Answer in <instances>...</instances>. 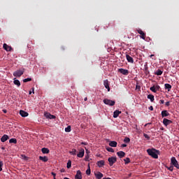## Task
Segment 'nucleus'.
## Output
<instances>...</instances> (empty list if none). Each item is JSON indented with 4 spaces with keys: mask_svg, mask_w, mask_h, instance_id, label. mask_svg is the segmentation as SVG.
Listing matches in <instances>:
<instances>
[{
    "mask_svg": "<svg viewBox=\"0 0 179 179\" xmlns=\"http://www.w3.org/2000/svg\"><path fill=\"white\" fill-rule=\"evenodd\" d=\"M147 153H148L149 156H151V157H153V159H159V155L160 154V151L152 148V149H148Z\"/></svg>",
    "mask_w": 179,
    "mask_h": 179,
    "instance_id": "f257e3e1",
    "label": "nucleus"
},
{
    "mask_svg": "<svg viewBox=\"0 0 179 179\" xmlns=\"http://www.w3.org/2000/svg\"><path fill=\"white\" fill-rule=\"evenodd\" d=\"M24 73V70H17L13 73V76L15 78H20Z\"/></svg>",
    "mask_w": 179,
    "mask_h": 179,
    "instance_id": "f03ea898",
    "label": "nucleus"
},
{
    "mask_svg": "<svg viewBox=\"0 0 179 179\" xmlns=\"http://www.w3.org/2000/svg\"><path fill=\"white\" fill-rule=\"evenodd\" d=\"M171 164H173V166H174V167H176V169H178L179 170L178 162L177 161V159H176V157H173L171 159Z\"/></svg>",
    "mask_w": 179,
    "mask_h": 179,
    "instance_id": "7ed1b4c3",
    "label": "nucleus"
},
{
    "mask_svg": "<svg viewBox=\"0 0 179 179\" xmlns=\"http://www.w3.org/2000/svg\"><path fill=\"white\" fill-rule=\"evenodd\" d=\"M104 104H106L107 106H115V101L110 100L108 99H105L103 100Z\"/></svg>",
    "mask_w": 179,
    "mask_h": 179,
    "instance_id": "20e7f679",
    "label": "nucleus"
},
{
    "mask_svg": "<svg viewBox=\"0 0 179 179\" xmlns=\"http://www.w3.org/2000/svg\"><path fill=\"white\" fill-rule=\"evenodd\" d=\"M108 162H109V166H113L114 163L117 162V157H111L108 159Z\"/></svg>",
    "mask_w": 179,
    "mask_h": 179,
    "instance_id": "39448f33",
    "label": "nucleus"
},
{
    "mask_svg": "<svg viewBox=\"0 0 179 179\" xmlns=\"http://www.w3.org/2000/svg\"><path fill=\"white\" fill-rule=\"evenodd\" d=\"M117 71L120 72V73H122V75L127 76L129 74V71L127 69H119Z\"/></svg>",
    "mask_w": 179,
    "mask_h": 179,
    "instance_id": "423d86ee",
    "label": "nucleus"
},
{
    "mask_svg": "<svg viewBox=\"0 0 179 179\" xmlns=\"http://www.w3.org/2000/svg\"><path fill=\"white\" fill-rule=\"evenodd\" d=\"M44 115L45 118H48L49 120H54L56 118L55 115H51L50 113H45Z\"/></svg>",
    "mask_w": 179,
    "mask_h": 179,
    "instance_id": "0eeeda50",
    "label": "nucleus"
},
{
    "mask_svg": "<svg viewBox=\"0 0 179 179\" xmlns=\"http://www.w3.org/2000/svg\"><path fill=\"white\" fill-rule=\"evenodd\" d=\"M163 124H164V125H165V127H167V125H170V124H173V121H171L167 118H164Z\"/></svg>",
    "mask_w": 179,
    "mask_h": 179,
    "instance_id": "6e6552de",
    "label": "nucleus"
},
{
    "mask_svg": "<svg viewBox=\"0 0 179 179\" xmlns=\"http://www.w3.org/2000/svg\"><path fill=\"white\" fill-rule=\"evenodd\" d=\"M137 32L138 33V34L141 35V38H143V40H145V37L146 36L145 32H143V31H142V29H138Z\"/></svg>",
    "mask_w": 179,
    "mask_h": 179,
    "instance_id": "1a4fd4ad",
    "label": "nucleus"
},
{
    "mask_svg": "<svg viewBox=\"0 0 179 179\" xmlns=\"http://www.w3.org/2000/svg\"><path fill=\"white\" fill-rule=\"evenodd\" d=\"M77 156L80 158L83 157V156H85V149H80L79 153L77 154Z\"/></svg>",
    "mask_w": 179,
    "mask_h": 179,
    "instance_id": "9d476101",
    "label": "nucleus"
},
{
    "mask_svg": "<svg viewBox=\"0 0 179 179\" xmlns=\"http://www.w3.org/2000/svg\"><path fill=\"white\" fill-rule=\"evenodd\" d=\"M103 85L106 89H107L108 92H110V84L108 83V80H105L103 81Z\"/></svg>",
    "mask_w": 179,
    "mask_h": 179,
    "instance_id": "9b49d317",
    "label": "nucleus"
},
{
    "mask_svg": "<svg viewBox=\"0 0 179 179\" xmlns=\"http://www.w3.org/2000/svg\"><path fill=\"white\" fill-rule=\"evenodd\" d=\"M94 176H95L96 179H101L103 177V173H101V172H99V171L95 173Z\"/></svg>",
    "mask_w": 179,
    "mask_h": 179,
    "instance_id": "f8f14e48",
    "label": "nucleus"
},
{
    "mask_svg": "<svg viewBox=\"0 0 179 179\" xmlns=\"http://www.w3.org/2000/svg\"><path fill=\"white\" fill-rule=\"evenodd\" d=\"M161 115H162V118H164L166 117H169V115H170V113H169V112L167 110H162Z\"/></svg>",
    "mask_w": 179,
    "mask_h": 179,
    "instance_id": "ddd939ff",
    "label": "nucleus"
},
{
    "mask_svg": "<svg viewBox=\"0 0 179 179\" xmlns=\"http://www.w3.org/2000/svg\"><path fill=\"white\" fill-rule=\"evenodd\" d=\"M82 172L80 171H77V173L75 176V179H82Z\"/></svg>",
    "mask_w": 179,
    "mask_h": 179,
    "instance_id": "4468645a",
    "label": "nucleus"
},
{
    "mask_svg": "<svg viewBox=\"0 0 179 179\" xmlns=\"http://www.w3.org/2000/svg\"><path fill=\"white\" fill-rule=\"evenodd\" d=\"M3 48H4L6 51H12V47L8 45L6 43H3Z\"/></svg>",
    "mask_w": 179,
    "mask_h": 179,
    "instance_id": "2eb2a0df",
    "label": "nucleus"
},
{
    "mask_svg": "<svg viewBox=\"0 0 179 179\" xmlns=\"http://www.w3.org/2000/svg\"><path fill=\"white\" fill-rule=\"evenodd\" d=\"M126 58L128 62H130V64H134V58L131 57L129 55H126Z\"/></svg>",
    "mask_w": 179,
    "mask_h": 179,
    "instance_id": "dca6fc26",
    "label": "nucleus"
},
{
    "mask_svg": "<svg viewBox=\"0 0 179 179\" xmlns=\"http://www.w3.org/2000/svg\"><path fill=\"white\" fill-rule=\"evenodd\" d=\"M20 115L21 117H28L29 116V113L24 111V110H20Z\"/></svg>",
    "mask_w": 179,
    "mask_h": 179,
    "instance_id": "f3484780",
    "label": "nucleus"
},
{
    "mask_svg": "<svg viewBox=\"0 0 179 179\" xmlns=\"http://www.w3.org/2000/svg\"><path fill=\"white\" fill-rule=\"evenodd\" d=\"M117 156L120 157V159H122V157H125V152L123 151H119L117 152Z\"/></svg>",
    "mask_w": 179,
    "mask_h": 179,
    "instance_id": "a211bd4d",
    "label": "nucleus"
},
{
    "mask_svg": "<svg viewBox=\"0 0 179 179\" xmlns=\"http://www.w3.org/2000/svg\"><path fill=\"white\" fill-rule=\"evenodd\" d=\"M9 139V136L4 134L1 138V142H6Z\"/></svg>",
    "mask_w": 179,
    "mask_h": 179,
    "instance_id": "6ab92c4d",
    "label": "nucleus"
},
{
    "mask_svg": "<svg viewBox=\"0 0 179 179\" xmlns=\"http://www.w3.org/2000/svg\"><path fill=\"white\" fill-rule=\"evenodd\" d=\"M121 113L122 112L118 110H115L113 113V118H117L118 115H120Z\"/></svg>",
    "mask_w": 179,
    "mask_h": 179,
    "instance_id": "aec40b11",
    "label": "nucleus"
},
{
    "mask_svg": "<svg viewBox=\"0 0 179 179\" xmlns=\"http://www.w3.org/2000/svg\"><path fill=\"white\" fill-rule=\"evenodd\" d=\"M41 152L43 155H48V153H50V150L47 148H43L41 149Z\"/></svg>",
    "mask_w": 179,
    "mask_h": 179,
    "instance_id": "412c9836",
    "label": "nucleus"
},
{
    "mask_svg": "<svg viewBox=\"0 0 179 179\" xmlns=\"http://www.w3.org/2000/svg\"><path fill=\"white\" fill-rule=\"evenodd\" d=\"M96 164L98 167H103V166H104L105 164V162L104 160H100L97 162Z\"/></svg>",
    "mask_w": 179,
    "mask_h": 179,
    "instance_id": "4be33fe9",
    "label": "nucleus"
},
{
    "mask_svg": "<svg viewBox=\"0 0 179 179\" xmlns=\"http://www.w3.org/2000/svg\"><path fill=\"white\" fill-rule=\"evenodd\" d=\"M109 146L111 148H117V141H110Z\"/></svg>",
    "mask_w": 179,
    "mask_h": 179,
    "instance_id": "5701e85b",
    "label": "nucleus"
},
{
    "mask_svg": "<svg viewBox=\"0 0 179 179\" xmlns=\"http://www.w3.org/2000/svg\"><path fill=\"white\" fill-rule=\"evenodd\" d=\"M39 160H41L42 162H48V157H45V156H44V157L40 156Z\"/></svg>",
    "mask_w": 179,
    "mask_h": 179,
    "instance_id": "b1692460",
    "label": "nucleus"
},
{
    "mask_svg": "<svg viewBox=\"0 0 179 179\" xmlns=\"http://www.w3.org/2000/svg\"><path fill=\"white\" fill-rule=\"evenodd\" d=\"M166 90H168V92H170L171 90V85L166 83L164 85Z\"/></svg>",
    "mask_w": 179,
    "mask_h": 179,
    "instance_id": "393cba45",
    "label": "nucleus"
},
{
    "mask_svg": "<svg viewBox=\"0 0 179 179\" xmlns=\"http://www.w3.org/2000/svg\"><path fill=\"white\" fill-rule=\"evenodd\" d=\"M13 83L18 87H20V81H19V80H16V78H14Z\"/></svg>",
    "mask_w": 179,
    "mask_h": 179,
    "instance_id": "a878e982",
    "label": "nucleus"
},
{
    "mask_svg": "<svg viewBox=\"0 0 179 179\" xmlns=\"http://www.w3.org/2000/svg\"><path fill=\"white\" fill-rule=\"evenodd\" d=\"M147 98L149 99L152 102L155 101V96L152 94L148 95Z\"/></svg>",
    "mask_w": 179,
    "mask_h": 179,
    "instance_id": "bb28decb",
    "label": "nucleus"
},
{
    "mask_svg": "<svg viewBox=\"0 0 179 179\" xmlns=\"http://www.w3.org/2000/svg\"><path fill=\"white\" fill-rule=\"evenodd\" d=\"M157 76H160L161 75H163V71L160 69L157 70V71L155 73Z\"/></svg>",
    "mask_w": 179,
    "mask_h": 179,
    "instance_id": "cd10ccee",
    "label": "nucleus"
},
{
    "mask_svg": "<svg viewBox=\"0 0 179 179\" xmlns=\"http://www.w3.org/2000/svg\"><path fill=\"white\" fill-rule=\"evenodd\" d=\"M9 143L16 144V143H17V140L16 138H10L9 140Z\"/></svg>",
    "mask_w": 179,
    "mask_h": 179,
    "instance_id": "c85d7f7f",
    "label": "nucleus"
},
{
    "mask_svg": "<svg viewBox=\"0 0 179 179\" xmlns=\"http://www.w3.org/2000/svg\"><path fill=\"white\" fill-rule=\"evenodd\" d=\"M91 173H92V171L90 170V165H88V169L86 171V174H87V176H90Z\"/></svg>",
    "mask_w": 179,
    "mask_h": 179,
    "instance_id": "c756f323",
    "label": "nucleus"
},
{
    "mask_svg": "<svg viewBox=\"0 0 179 179\" xmlns=\"http://www.w3.org/2000/svg\"><path fill=\"white\" fill-rule=\"evenodd\" d=\"M66 167L67 169H71V167H72V162L71 160L68 161Z\"/></svg>",
    "mask_w": 179,
    "mask_h": 179,
    "instance_id": "7c9ffc66",
    "label": "nucleus"
},
{
    "mask_svg": "<svg viewBox=\"0 0 179 179\" xmlns=\"http://www.w3.org/2000/svg\"><path fill=\"white\" fill-rule=\"evenodd\" d=\"M124 142L125 143H129V142H131V139L128 137H125L124 139Z\"/></svg>",
    "mask_w": 179,
    "mask_h": 179,
    "instance_id": "2f4dec72",
    "label": "nucleus"
},
{
    "mask_svg": "<svg viewBox=\"0 0 179 179\" xmlns=\"http://www.w3.org/2000/svg\"><path fill=\"white\" fill-rule=\"evenodd\" d=\"M106 150H108V152H110L111 153H114V149H113L111 147L106 148Z\"/></svg>",
    "mask_w": 179,
    "mask_h": 179,
    "instance_id": "473e14b6",
    "label": "nucleus"
},
{
    "mask_svg": "<svg viewBox=\"0 0 179 179\" xmlns=\"http://www.w3.org/2000/svg\"><path fill=\"white\" fill-rule=\"evenodd\" d=\"M69 153L71 155H76V153H77L76 149H75V148L72 149V150L70 151Z\"/></svg>",
    "mask_w": 179,
    "mask_h": 179,
    "instance_id": "72a5a7b5",
    "label": "nucleus"
},
{
    "mask_svg": "<svg viewBox=\"0 0 179 179\" xmlns=\"http://www.w3.org/2000/svg\"><path fill=\"white\" fill-rule=\"evenodd\" d=\"M124 162H125V164H129V163H131V159H129V157H127L124 159Z\"/></svg>",
    "mask_w": 179,
    "mask_h": 179,
    "instance_id": "f704fd0d",
    "label": "nucleus"
},
{
    "mask_svg": "<svg viewBox=\"0 0 179 179\" xmlns=\"http://www.w3.org/2000/svg\"><path fill=\"white\" fill-rule=\"evenodd\" d=\"M150 90H151V92H153V93H156V92H157V91L156 90V88H155V85L152 86V87H151L150 88Z\"/></svg>",
    "mask_w": 179,
    "mask_h": 179,
    "instance_id": "c9c22d12",
    "label": "nucleus"
},
{
    "mask_svg": "<svg viewBox=\"0 0 179 179\" xmlns=\"http://www.w3.org/2000/svg\"><path fill=\"white\" fill-rule=\"evenodd\" d=\"M71 126H68L67 127L65 128V132H71Z\"/></svg>",
    "mask_w": 179,
    "mask_h": 179,
    "instance_id": "e433bc0d",
    "label": "nucleus"
},
{
    "mask_svg": "<svg viewBox=\"0 0 179 179\" xmlns=\"http://www.w3.org/2000/svg\"><path fill=\"white\" fill-rule=\"evenodd\" d=\"M24 83H27V82H31V78H25L23 80Z\"/></svg>",
    "mask_w": 179,
    "mask_h": 179,
    "instance_id": "4c0bfd02",
    "label": "nucleus"
},
{
    "mask_svg": "<svg viewBox=\"0 0 179 179\" xmlns=\"http://www.w3.org/2000/svg\"><path fill=\"white\" fill-rule=\"evenodd\" d=\"M155 90H157V92H159V90H160V85H155Z\"/></svg>",
    "mask_w": 179,
    "mask_h": 179,
    "instance_id": "58836bf2",
    "label": "nucleus"
},
{
    "mask_svg": "<svg viewBox=\"0 0 179 179\" xmlns=\"http://www.w3.org/2000/svg\"><path fill=\"white\" fill-rule=\"evenodd\" d=\"M143 136L144 138H145L146 139H148V141H149L150 139V136H149L148 134H143Z\"/></svg>",
    "mask_w": 179,
    "mask_h": 179,
    "instance_id": "ea45409f",
    "label": "nucleus"
},
{
    "mask_svg": "<svg viewBox=\"0 0 179 179\" xmlns=\"http://www.w3.org/2000/svg\"><path fill=\"white\" fill-rule=\"evenodd\" d=\"M168 170H169V171H173V170H174V166H171L169 168H168Z\"/></svg>",
    "mask_w": 179,
    "mask_h": 179,
    "instance_id": "a19ab883",
    "label": "nucleus"
},
{
    "mask_svg": "<svg viewBox=\"0 0 179 179\" xmlns=\"http://www.w3.org/2000/svg\"><path fill=\"white\" fill-rule=\"evenodd\" d=\"M2 166H3V162H0V171H2Z\"/></svg>",
    "mask_w": 179,
    "mask_h": 179,
    "instance_id": "79ce46f5",
    "label": "nucleus"
},
{
    "mask_svg": "<svg viewBox=\"0 0 179 179\" xmlns=\"http://www.w3.org/2000/svg\"><path fill=\"white\" fill-rule=\"evenodd\" d=\"M85 162H89V157H88V155L85 156Z\"/></svg>",
    "mask_w": 179,
    "mask_h": 179,
    "instance_id": "37998d69",
    "label": "nucleus"
},
{
    "mask_svg": "<svg viewBox=\"0 0 179 179\" xmlns=\"http://www.w3.org/2000/svg\"><path fill=\"white\" fill-rule=\"evenodd\" d=\"M136 89L137 90H141V86L136 85Z\"/></svg>",
    "mask_w": 179,
    "mask_h": 179,
    "instance_id": "c03bdc74",
    "label": "nucleus"
},
{
    "mask_svg": "<svg viewBox=\"0 0 179 179\" xmlns=\"http://www.w3.org/2000/svg\"><path fill=\"white\" fill-rule=\"evenodd\" d=\"M52 176H53V178H55V176H57V174L54 172L51 173Z\"/></svg>",
    "mask_w": 179,
    "mask_h": 179,
    "instance_id": "a18cd8bd",
    "label": "nucleus"
},
{
    "mask_svg": "<svg viewBox=\"0 0 179 179\" xmlns=\"http://www.w3.org/2000/svg\"><path fill=\"white\" fill-rule=\"evenodd\" d=\"M165 106H166L167 107H169V106H170V101L166 102Z\"/></svg>",
    "mask_w": 179,
    "mask_h": 179,
    "instance_id": "49530a36",
    "label": "nucleus"
},
{
    "mask_svg": "<svg viewBox=\"0 0 179 179\" xmlns=\"http://www.w3.org/2000/svg\"><path fill=\"white\" fill-rule=\"evenodd\" d=\"M148 110H150V111H153V106H150L148 108Z\"/></svg>",
    "mask_w": 179,
    "mask_h": 179,
    "instance_id": "de8ad7c7",
    "label": "nucleus"
},
{
    "mask_svg": "<svg viewBox=\"0 0 179 179\" xmlns=\"http://www.w3.org/2000/svg\"><path fill=\"white\" fill-rule=\"evenodd\" d=\"M121 148H127V144H122Z\"/></svg>",
    "mask_w": 179,
    "mask_h": 179,
    "instance_id": "09e8293b",
    "label": "nucleus"
},
{
    "mask_svg": "<svg viewBox=\"0 0 179 179\" xmlns=\"http://www.w3.org/2000/svg\"><path fill=\"white\" fill-rule=\"evenodd\" d=\"M159 101H160L161 104H164V100H160Z\"/></svg>",
    "mask_w": 179,
    "mask_h": 179,
    "instance_id": "8fccbe9b",
    "label": "nucleus"
},
{
    "mask_svg": "<svg viewBox=\"0 0 179 179\" xmlns=\"http://www.w3.org/2000/svg\"><path fill=\"white\" fill-rule=\"evenodd\" d=\"M3 113H4L5 114H6V113H8V111L6 110H3Z\"/></svg>",
    "mask_w": 179,
    "mask_h": 179,
    "instance_id": "3c124183",
    "label": "nucleus"
},
{
    "mask_svg": "<svg viewBox=\"0 0 179 179\" xmlns=\"http://www.w3.org/2000/svg\"><path fill=\"white\" fill-rule=\"evenodd\" d=\"M152 123H147L145 124V127H148V125H150Z\"/></svg>",
    "mask_w": 179,
    "mask_h": 179,
    "instance_id": "603ef678",
    "label": "nucleus"
},
{
    "mask_svg": "<svg viewBox=\"0 0 179 179\" xmlns=\"http://www.w3.org/2000/svg\"><path fill=\"white\" fill-rule=\"evenodd\" d=\"M61 173H65V170L62 169V170H61Z\"/></svg>",
    "mask_w": 179,
    "mask_h": 179,
    "instance_id": "864d4df0",
    "label": "nucleus"
},
{
    "mask_svg": "<svg viewBox=\"0 0 179 179\" xmlns=\"http://www.w3.org/2000/svg\"><path fill=\"white\" fill-rule=\"evenodd\" d=\"M81 145H87V143H81Z\"/></svg>",
    "mask_w": 179,
    "mask_h": 179,
    "instance_id": "5fc2aeb1",
    "label": "nucleus"
},
{
    "mask_svg": "<svg viewBox=\"0 0 179 179\" xmlns=\"http://www.w3.org/2000/svg\"><path fill=\"white\" fill-rule=\"evenodd\" d=\"M132 176V173H129V175H128V177L129 178V177H131Z\"/></svg>",
    "mask_w": 179,
    "mask_h": 179,
    "instance_id": "6e6d98bb",
    "label": "nucleus"
},
{
    "mask_svg": "<svg viewBox=\"0 0 179 179\" xmlns=\"http://www.w3.org/2000/svg\"><path fill=\"white\" fill-rule=\"evenodd\" d=\"M84 100H85V101H87V97H85V98L84 99Z\"/></svg>",
    "mask_w": 179,
    "mask_h": 179,
    "instance_id": "4d7b16f0",
    "label": "nucleus"
},
{
    "mask_svg": "<svg viewBox=\"0 0 179 179\" xmlns=\"http://www.w3.org/2000/svg\"><path fill=\"white\" fill-rule=\"evenodd\" d=\"M150 57L152 58V57H155V55H151Z\"/></svg>",
    "mask_w": 179,
    "mask_h": 179,
    "instance_id": "13d9d810",
    "label": "nucleus"
},
{
    "mask_svg": "<svg viewBox=\"0 0 179 179\" xmlns=\"http://www.w3.org/2000/svg\"><path fill=\"white\" fill-rule=\"evenodd\" d=\"M32 92L33 93H34V88H32Z\"/></svg>",
    "mask_w": 179,
    "mask_h": 179,
    "instance_id": "bf43d9fd",
    "label": "nucleus"
},
{
    "mask_svg": "<svg viewBox=\"0 0 179 179\" xmlns=\"http://www.w3.org/2000/svg\"><path fill=\"white\" fill-rule=\"evenodd\" d=\"M1 149L3 150H5V147H2Z\"/></svg>",
    "mask_w": 179,
    "mask_h": 179,
    "instance_id": "052dcab7",
    "label": "nucleus"
},
{
    "mask_svg": "<svg viewBox=\"0 0 179 179\" xmlns=\"http://www.w3.org/2000/svg\"><path fill=\"white\" fill-rule=\"evenodd\" d=\"M145 71H148V67H145Z\"/></svg>",
    "mask_w": 179,
    "mask_h": 179,
    "instance_id": "680f3d73",
    "label": "nucleus"
},
{
    "mask_svg": "<svg viewBox=\"0 0 179 179\" xmlns=\"http://www.w3.org/2000/svg\"><path fill=\"white\" fill-rule=\"evenodd\" d=\"M29 94H31V91L29 92Z\"/></svg>",
    "mask_w": 179,
    "mask_h": 179,
    "instance_id": "e2e57ef3",
    "label": "nucleus"
},
{
    "mask_svg": "<svg viewBox=\"0 0 179 179\" xmlns=\"http://www.w3.org/2000/svg\"><path fill=\"white\" fill-rule=\"evenodd\" d=\"M54 179H55V178H54Z\"/></svg>",
    "mask_w": 179,
    "mask_h": 179,
    "instance_id": "0e129e2a",
    "label": "nucleus"
}]
</instances>
